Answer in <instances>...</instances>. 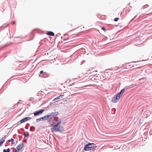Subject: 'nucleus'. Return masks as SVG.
<instances>
[{
  "instance_id": "23",
  "label": "nucleus",
  "mask_w": 152,
  "mask_h": 152,
  "mask_svg": "<svg viewBox=\"0 0 152 152\" xmlns=\"http://www.w3.org/2000/svg\"><path fill=\"white\" fill-rule=\"evenodd\" d=\"M29 136V133L27 132V134H26L24 135V136L27 137H28Z\"/></svg>"
},
{
  "instance_id": "16",
  "label": "nucleus",
  "mask_w": 152,
  "mask_h": 152,
  "mask_svg": "<svg viewBox=\"0 0 152 152\" xmlns=\"http://www.w3.org/2000/svg\"><path fill=\"white\" fill-rule=\"evenodd\" d=\"M10 149L7 148V149H4L3 150V152H10Z\"/></svg>"
},
{
  "instance_id": "32",
  "label": "nucleus",
  "mask_w": 152,
  "mask_h": 152,
  "mask_svg": "<svg viewBox=\"0 0 152 152\" xmlns=\"http://www.w3.org/2000/svg\"><path fill=\"white\" fill-rule=\"evenodd\" d=\"M25 128H26V129H28V128H27V127H25Z\"/></svg>"
},
{
  "instance_id": "1",
  "label": "nucleus",
  "mask_w": 152,
  "mask_h": 152,
  "mask_svg": "<svg viewBox=\"0 0 152 152\" xmlns=\"http://www.w3.org/2000/svg\"><path fill=\"white\" fill-rule=\"evenodd\" d=\"M54 124L51 128V131L52 132H62L65 131L64 127L63 126H61L59 124H56L54 123Z\"/></svg>"
},
{
  "instance_id": "19",
  "label": "nucleus",
  "mask_w": 152,
  "mask_h": 152,
  "mask_svg": "<svg viewBox=\"0 0 152 152\" xmlns=\"http://www.w3.org/2000/svg\"><path fill=\"white\" fill-rule=\"evenodd\" d=\"M33 114H34V116H37L38 115V111H36L35 112H34ZM33 113H31V115H32Z\"/></svg>"
},
{
  "instance_id": "9",
  "label": "nucleus",
  "mask_w": 152,
  "mask_h": 152,
  "mask_svg": "<svg viewBox=\"0 0 152 152\" xmlns=\"http://www.w3.org/2000/svg\"><path fill=\"white\" fill-rule=\"evenodd\" d=\"M55 121L57 122L56 124H59V125H60L61 123V120L58 118L55 119Z\"/></svg>"
},
{
  "instance_id": "4",
  "label": "nucleus",
  "mask_w": 152,
  "mask_h": 152,
  "mask_svg": "<svg viewBox=\"0 0 152 152\" xmlns=\"http://www.w3.org/2000/svg\"><path fill=\"white\" fill-rule=\"evenodd\" d=\"M58 112H52L49 114V115L50 116V118H52L58 114Z\"/></svg>"
},
{
  "instance_id": "28",
  "label": "nucleus",
  "mask_w": 152,
  "mask_h": 152,
  "mask_svg": "<svg viewBox=\"0 0 152 152\" xmlns=\"http://www.w3.org/2000/svg\"><path fill=\"white\" fill-rule=\"evenodd\" d=\"M15 23V21H13L12 23V24H14V23Z\"/></svg>"
},
{
  "instance_id": "27",
  "label": "nucleus",
  "mask_w": 152,
  "mask_h": 152,
  "mask_svg": "<svg viewBox=\"0 0 152 152\" xmlns=\"http://www.w3.org/2000/svg\"><path fill=\"white\" fill-rule=\"evenodd\" d=\"M136 17H137V16H135L134 17V18H133V19L131 20V21H132L133 20V19H134V18H136Z\"/></svg>"
},
{
  "instance_id": "10",
  "label": "nucleus",
  "mask_w": 152,
  "mask_h": 152,
  "mask_svg": "<svg viewBox=\"0 0 152 152\" xmlns=\"http://www.w3.org/2000/svg\"><path fill=\"white\" fill-rule=\"evenodd\" d=\"M47 34L50 36H53L54 35V33L50 31H49L47 32Z\"/></svg>"
},
{
  "instance_id": "14",
  "label": "nucleus",
  "mask_w": 152,
  "mask_h": 152,
  "mask_svg": "<svg viewBox=\"0 0 152 152\" xmlns=\"http://www.w3.org/2000/svg\"><path fill=\"white\" fill-rule=\"evenodd\" d=\"M7 141L8 142H11V144L12 145L14 144L15 143V142H14V139H11L10 140H8Z\"/></svg>"
},
{
  "instance_id": "18",
  "label": "nucleus",
  "mask_w": 152,
  "mask_h": 152,
  "mask_svg": "<svg viewBox=\"0 0 152 152\" xmlns=\"http://www.w3.org/2000/svg\"><path fill=\"white\" fill-rule=\"evenodd\" d=\"M35 128L33 126H31L30 127V130L31 131H33L35 129Z\"/></svg>"
},
{
  "instance_id": "30",
  "label": "nucleus",
  "mask_w": 152,
  "mask_h": 152,
  "mask_svg": "<svg viewBox=\"0 0 152 152\" xmlns=\"http://www.w3.org/2000/svg\"><path fill=\"white\" fill-rule=\"evenodd\" d=\"M55 100V99H54L53 100V101H55V100Z\"/></svg>"
},
{
  "instance_id": "33",
  "label": "nucleus",
  "mask_w": 152,
  "mask_h": 152,
  "mask_svg": "<svg viewBox=\"0 0 152 152\" xmlns=\"http://www.w3.org/2000/svg\"><path fill=\"white\" fill-rule=\"evenodd\" d=\"M8 25H9L8 24H7L6 26H7Z\"/></svg>"
},
{
  "instance_id": "2",
  "label": "nucleus",
  "mask_w": 152,
  "mask_h": 152,
  "mask_svg": "<svg viewBox=\"0 0 152 152\" xmlns=\"http://www.w3.org/2000/svg\"><path fill=\"white\" fill-rule=\"evenodd\" d=\"M96 147L95 144L94 143H88L84 147V150L86 151L93 150Z\"/></svg>"
},
{
  "instance_id": "11",
  "label": "nucleus",
  "mask_w": 152,
  "mask_h": 152,
  "mask_svg": "<svg viewBox=\"0 0 152 152\" xmlns=\"http://www.w3.org/2000/svg\"><path fill=\"white\" fill-rule=\"evenodd\" d=\"M44 74H45V72H44L43 71H41L40 72V74L39 75L40 77H44L43 76Z\"/></svg>"
},
{
  "instance_id": "35",
  "label": "nucleus",
  "mask_w": 152,
  "mask_h": 152,
  "mask_svg": "<svg viewBox=\"0 0 152 152\" xmlns=\"http://www.w3.org/2000/svg\"><path fill=\"white\" fill-rule=\"evenodd\" d=\"M40 92H39V94H40L39 93Z\"/></svg>"
},
{
  "instance_id": "20",
  "label": "nucleus",
  "mask_w": 152,
  "mask_h": 152,
  "mask_svg": "<svg viewBox=\"0 0 152 152\" xmlns=\"http://www.w3.org/2000/svg\"><path fill=\"white\" fill-rule=\"evenodd\" d=\"M125 91V89L124 88H123L122 89L120 92L122 94H123L124 92Z\"/></svg>"
},
{
  "instance_id": "12",
  "label": "nucleus",
  "mask_w": 152,
  "mask_h": 152,
  "mask_svg": "<svg viewBox=\"0 0 152 152\" xmlns=\"http://www.w3.org/2000/svg\"><path fill=\"white\" fill-rule=\"evenodd\" d=\"M64 97V95H60L58 96L55 98V100H58Z\"/></svg>"
},
{
  "instance_id": "31",
  "label": "nucleus",
  "mask_w": 152,
  "mask_h": 152,
  "mask_svg": "<svg viewBox=\"0 0 152 152\" xmlns=\"http://www.w3.org/2000/svg\"><path fill=\"white\" fill-rule=\"evenodd\" d=\"M36 121H37V122H38V118L37 119H36Z\"/></svg>"
},
{
  "instance_id": "29",
  "label": "nucleus",
  "mask_w": 152,
  "mask_h": 152,
  "mask_svg": "<svg viewBox=\"0 0 152 152\" xmlns=\"http://www.w3.org/2000/svg\"><path fill=\"white\" fill-rule=\"evenodd\" d=\"M55 100V99H54L53 100V101H55V100Z\"/></svg>"
},
{
  "instance_id": "21",
  "label": "nucleus",
  "mask_w": 152,
  "mask_h": 152,
  "mask_svg": "<svg viewBox=\"0 0 152 152\" xmlns=\"http://www.w3.org/2000/svg\"><path fill=\"white\" fill-rule=\"evenodd\" d=\"M119 19V18H115L114 20L115 21H118V20Z\"/></svg>"
},
{
  "instance_id": "38",
  "label": "nucleus",
  "mask_w": 152,
  "mask_h": 152,
  "mask_svg": "<svg viewBox=\"0 0 152 152\" xmlns=\"http://www.w3.org/2000/svg\"><path fill=\"white\" fill-rule=\"evenodd\" d=\"M12 152H13L12 151Z\"/></svg>"
},
{
  "instance_id": "6",
  "label": "nucleus",
  "mask_w": 152,
  "mask_h": 152,
  "mask_svg": "<svg viewBox=\"0 0 152 152\" xmlns=\"http://www.w3.org/2000/svg\"><path fill=\"white\" fill-rule=\"evenodd\" d=\"M118 96L115 95L112 99V102L113 103L116 102L120 99L118 98Z\"/></svg>"
},
{
  "instance_id": "15",
  "label": "nucleus",
  "mask_w": 152,
  "mask_h": 152,
  "mask_svg": "<svg viewBox=\"0 0 152 152\" xmlns=\"http://www.w3.org/2000/svg\"><path fill=\"white\" fill-rule=\"evenodd\" d=\"M45 110L44 109H42L39 110V115L41 114Z\"/></svg>"
},
{
  "instance_id": "25",
  "label": "nucleus",
  "mask_w": 152,
  "mask_h": 152,
  "mask_svg": "<svg viewBox=\"0 0 152 152\" xmlns=\"http://www.w3.org/2000/svg\"><path fill=\"white\" fill-rule=\"evenodd\" d=\"M102 29L103 31H106V29L104 27H102Z\"/></svg>"
},
{
  "instance_id": "13",
  "label": "nucleus",
  "mask_w": 152,
  "mask_h": 152,
  "mask_svg": "<svg viewBox=\"0 0 152 152\" xmlns=\"http://www.w3.org/2000/svg\"><path fill=\"white\" fill-rule=\"evenodd\" d=\"M115 95L116 96H118V98L119 99H120L121 96L122 95V94L120 92L118 93L117 94H116Z\"/></svg>"
},
{
  "instance_id": "3",
  "label": "nucleus",
  "mask_w": 152,
  "mask_h": 152,
  "mask_svg": "<svg viewBox=\"0 0 152 152\" xmlns=\"http://www.w3.org/2000/svg\"><path fill=\"white\" fill-rule=\"evenodd\" d=\"M24 146L23 143H21L18 145L17 147L16 148H14V150L12 151L13 152H18L20 151Z\"/></svg>"
},
{
  "instance_id": "37",
  "label": "nucleus",
  "mask_w": 152,
  "mask_h": 152,
  "mask_svg": "<svg viewBox=\"0 0 152 152\" xmlns=\"http://www.w3.org/2000/svg\"><path fill=\"white\" fill-rule=\"evenodd\" d=\"M1 146L0 145V147Z\"/></svg>"
},
{
  "instance_id": "26",
  "label": "nucleus",
  "mask_w": 152,
  "mask_h": 152,
  "mask_svg": "<svg viewBox=\"0 0 152 152\" xmlns=\"http://www.w3.org/2000/svg\"><path fill=\"white\" fill-rule=\"evenodd\" d=\"M38 48H39V50L40 51H42L43 50H42L41 49V48L39 49V46Z\"/></svg>"
},
{
  "instance_id": "5",
  "label": "nucleus",
  "mask_w": 152,
  "mask_h": 152,
  "mask_svg": "<svg viewBox=\"0 0 152 152\" xmlns=\"http://www.w3.org/2000/svg\"><path fill=\"white\" fill-rule=\"evenodd\" d=\"M49 116H50L49 115V114L48 115H45L44 117L39 118V121L45 120L49 119H50Z\"/></svg>"
},
{
  "instance_id": "36",
  "label": "nucleus",
  "mask_w": 152,
  "mask_h": 152,
  "mask_svg": "<svg viewBox=\"0 0 152 152\" xmlns=\"http://www.w3.org/2000/svg\"><path fill=\"white\" fill-rule=\"evenodd\" d=\"M112 69L113 70V69H113V68H112Z\"/></svg>"
},
{
  "instance_id": "22",
  "label": "nucleus",
  "mask_w": 152,
  "mask_h": 152,
  "mask_svg": "<svg viewBox=\"0 0 152 152\" xmlns=\"http://www.w3.org/2000/svg\"><path fill=\"white\" fill-rule=\"evenodd\" d=\"M148 7V4H146L143 6V8L144 9L145 8H146L147 7Z\"/></svg>"
},
{
  "instance_id": "24",
  "label": "nucleus",
  "mask_w": 152,
  "mask_h": 152,
  "mask_svg": "<svg viewBox=\"0 0 152 152\" xmlns=\"http://www.w3.org/2000/svg\"><path fill=\"white\" fill-rule=\"evenodd\" d=\"M114 70L116 71V72H119V69H114Z\"/></svg>"
},
{
  "instance_id": "17",
  "label": "nucleus",
  "mask_w": 152,
  "mask_h": 152,
  "mask_svg": "<svg viewBox=\"0 0 152 152\" xmlns=\"http://www.w3.org/2000/svg\"><path fill=\"white\" fill-rule=\"evenodd\" d=\"M22 123H21V122L20 121H19L17 123L15 124L14 125L15 126H18V125H20Z\"/></svg>"
},
{
  "instance_id": "8",
  "label": "nucleus",
  "mask_w": 152,
  "mask_h": 152,
  "mask_svg": "<svg viewBox=\"0 0 152 152\" xmlns=\"http://www.w3.org/2000/svg\"><path fill=\"white\" fill-rule=\"evenodd\" d=\"M6 136H4V137H3L0 140V145L1 146L2 143L4 141V139H5Z\"/></svg>"
},
{
  "instance_id": "7",
  "label": "nucleus",
  "mask_w": 152,
  "mask_h": 152,
  "mask_svg": "<svg viewBox=\"0 0 152 152\" xmlns=\"http://www.w3.org/2000/svg\"><path fill=\"white\" fill-rule=\"evenodd\" d=\"M31 119L30 117H26L20 121L21 123H23L25 122L26 121L30 120Z\"/></svg>"
},
{
  "instance_id": "34",
  "label": "nucleus",
  "mask_w": 152,
  "mask_h": 152,
  "mask_svg": "<svg viewBox=\"0 0 152 152\" xmlns=\"http://www.w3.org/2000/svg\"><path fill=\"white\" fill-rule=\"evenodd\" d=\"M13 148H11V149H13Z\"/></svg>"
}]
</instances>
